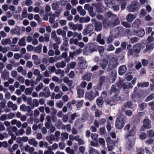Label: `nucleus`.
I'll list each match as a JSON object with an SVG mask.
<instances>
[{"mask_svg": "<svg viewBox=\"0 0 154 154\" xmlns=\"http://www.w3.org/2000/svg\"><path fill=\"white\" fill-rule=\"evenodd\" d=\"M101 90L100 87L94 86L91 91L86 92L85 97L90 101L93 100L96 97L99 95V92Z\"/></svg>", "mask_w": 154, "mask_h": 154, "instance_id": "nucleus-1", "label": "nucleus"}, {"mask_svg": "<svg viewBox=\"0 0 154 154\" xmlns=\"http://www.w3.org/2000/svg\"><path fill=\"white\" fill-rule=\"evenodd\" d=\"M59 146L60 149H63L65 147V144L64 143L60 142L59 143Z\"/></svg>", "mask_w": 154, "mask_h": 154, "instance_id": "nucleus-55", "label": "nucleus"}, {"mask_svg": "<svg viewBox=\"0 0 154 154\" xmlns=\"http://www.w3.org/2000/svg\"><path fill=\"white\" fill-rule=\"evenodd\" d=\"M45 91V92H41L39 94V96H41V94H42L43 95L46 97H48L50 95V91L49 89V88L48 87H46L45 88L44 91Z\"/></svg>", "mask_w": 154, "mask_h": 154, "instance_id": "nucleus-16", "label": "nucleus"}, {"mask_svg": "<svg viewBox=\"0 0 154 154\" xmlns=\"http://www.w3.org/2000/svg\"><path fill=\"white\" fill-rule=\"evenodd\" d=\"M92 74L91 73H87L86 75H85L83 76V79L88 81H89L91 79Z\"/></svg>", "mask_w": 154, "mask_h": 154, "instance_id": "nucleus-31", "label": "nucleus"}, {"mask_svg": "<svg viewBox=\"0 0 154 154\" xmlns=\"http://www.w3.org/2000/svg\"><path fill=\"white\" fill-rule=\"evenodd\" d=\"M100 132L101 135L105 134L106 132V129L105 127H102L100 128Z\"/></svg>", "mask_w": 154, "mask_h": 154, "instance_id": "nucleus-61", "label": "nucleus"}, {"mask_svg": "<svg viewBox=\"0 0 154 154\" xmlns=\"http://www.w3.org/2000/svg\"><path fill=\"white\" fill-rule=\"evenodd\" d=\"M32 89L31 88H26L25 91V93L26 95H30L32 93Z\"/></svg>", "mask_w": 154, "mask_h": 154, "instance_id": "nucleus-48", "label": "nucleus"}, {"mask_svg": "<svg viewBox=\"0 0 154 154\" xmlns=\"http://www.w3.org/2000/svg\"><path fill=\"white\" fill-rule=\"evenodd\" d=\"M113 37V36L111 34L107 38L106 41L107 42V43L108 44H110L113 41L114 39Z\"/></svg>", "mask_w": 154, "mask_h": 154, "instance_id": "nucleus-43", "label": "nucleus"}, {"mask_svg": "<svg viewBox=\"0 0 154 154\" xmlns=\"http://www.w3.org/2000/svg\"><path fill=\"white\" fill-rule=\"evenodd\" d=\"M45 126L47 129H49L52 125L51 122H46L45 124Z\"/></svg>", "mask_w": 154, "mask_h": 154, "instance_id": "nucleus-59", "label": "nucleus"}, {"mask_svg": "<svg viewBox=\"0 0 154 154\" xmlns=\"http://www.w3.org/2000/svg\"><path fill=\"white\" fill-rule=\"evenodd\" d=\"M137 154H144V148L141 147L137 150Z\"/></svg>", "mask_w": 154, "mask_h": 154, "instance_id": "nucleus-50", "label": "nucleus"}, {"mask_svg": "<svg viewBox=\"0 0 154 154\" xmlns=\"http://www.w3.org/2000/svg\"><path fill=\"white\" fill-rule=\"evenodd\" d=\"M89 153L90 154H99L98 151L93 147L90 148Z\"/></svg>", "mask_w": 154, "mask_h": 154, "instance_id": "nucleus-42", "label": "nucleus"}, {"mask_svg": "<svg viewBox=\"0 0 154 154\" xmlns=\"http://www.w3.org/2000/svg\"><path fill=\"white\" fill-rule=\"evenodd\" d=\"M147 133L149 137L151 138L154 136V131L153 130L147 131Z\"/></svg>", "mask_w": 154, "mask_h": 154, "instance_id": "nucleus-38", "label": "nucleus"}, {"mask_svg": "<svg viewBox=\"0 0 154 154\" xmlns=\"http://www.w3.org/2000/svg\"><path fill=\"white\" fill-rule=\"evenodd\" d=\"M62 10V7H61L60 8V9H58V10H57V11H55V13L56 14V15H55L56 17H58L59 16Z\"/></svg>", "mask_w": 154, "mask_h": 154, "instance_id": "nucleus-53", "label": "nucleus"}, {"mask_svg": "<svg viewBox=\"0 0 154 154\" xmlns=\"http://www.w3.org/2000/svg\"><path fill=\"white\" fill-rule=\"evenodd\" d=\"M154 98V93L152 94L151 95L147 97L145 99L146 101H148L152 100Z\"/></svg>", "mask_w": 154, "mask_h": 154, "instance_id": "nucleus-45", "label": "nucleus"}, {"mask_svg": "<svg viewBox=\"0 0 154 154\" xmlns=\"http://www.w3.org/2000/svg\"><path fill=\"white\" fill-rule=\"evenodd\" d=\"M106 15L109 18H110L112 19V20H113L115 18L117 17L116 15L112 14L110 11L107 12Z\"/></svg>", "mask_w": 154, "mask_h": 154, "instance_id": "nucleus-34", "label": "nucleus"}, {"mask_svg": "<svg viewBox=\"0 0 154 154\" xmlns=\"http://www.w3.org/2000/svg\"><path fill=\"white\" fill-rule=\"evenodd\" d=\"M43 84L42 83H40L38 85H37L35 88V90L37 92H38L43 88Z\"/></svg>", "mask_w": 154, "mask_h": 154, "instance_id": "nucleus-49", "label": "nucleus"}, {"mask_svg": "<svg viewBox=\"0 0 154 154\" xmlns=\"http://www.w3.org/2000/svg\"><path fill=\"white\" fill-rule=\"evenodd\" d=\"M119 90L116 88V86L114 85H113L111 87V93H112L114 92L115 94H119Z\"/></svg>", "mask_w": 154, "mask_h": 154, "instance_id": "nucleus-27", "label": "nucleus"}, {"mask_svg": "<svg viewBox=\"0 0 154 154\" xmlns=\"http://www.w3.org/2000/svg\"><path fill=\"white\" fill-rule=\"evenodd\" d=\"M50 17L49 18V22L51 23H53L54 22V19L56 17L55 15L54 14H53L51 15H50Z\"/></svg>", "mask_w": 154, "mask_h": 154, "instance_id": "nucleus-41", "label": "nucleus"}, {"mask_svg": "<svg viewBox=\"0 0 154 154\" xmlns=\"http://www.w3.org/2000/svg\"><path fill=\"white\" fill-rule=\"evenodd\" d=\"M27 11L26 8L23 9L22 14V16L23 18H25L27 17Z\"/></svg>", "mask_w": 154, "mask_h": 154, "instance_id": "nucleus-54", "label": "nucleus"}, {"mask_svg": "<svg viewBox=\"0 0 154 154\" xmlns=\"http://www.w3.org/2000/svg\"><path fill=\"white\" fill-rule=\"evenodd\" d=\"M95 30L97 32L100 31L102 29V24L99 21H98L96 23V24L94 25Z\"/></svg>", "mask_w": 154, "mask_h": 154, "instance_id": "nucleus-19", "label": "nucleus"}, {"mask_svg": "<svg viewBox=\"0 0 154 154\" xmlns=\"http://www.w3.org/2000/svg\"><path fill=\"white\" fill-rule=\"evenodd\" d=\"M118 94H115L112 97V98H113V100L115 103L116 102L120 100V97L118 96Z\"/></svg>", "mask_w": 154, "mask_h": 154, "instance_id": "nucleus-47", "label": "nucleus"}, {"mask_svg": "<svg viewBox=\"0 0 154 154\" xmlns=\"http://www.w3.org/2000/svg\"><path fill=\"white\" fill-rule=\"evenodd\" d=\"M59 59L58 57H50L49 59V63H52L55 62L57 61Z\"/></svg>", "mask_w": 154, "mask_h": 154, "instance_id": "nucleus-40", "label": "nucleus"}, {"mask_svg": "<svg viewBox=\"0 0 154 154\" xmlns=\"http://www.w3.org/2000/svg\"><path fill=\"white\" fill-rule=\"evenodd\" d=\"M132 105L133 104L131 102L127 101L125 103L124 108H123V110L125 109L126 108H132L133 107Z\"/></svg>", "mask_w": 154, "mask_h": 154, "instance_id": "nucleus-23", "label": "nucleus"}, {"mask_svg": "<svg viewBox=\"0 0 154 154\" xmlns=\"http://www.w3.org/2000/svg\"><path fill=\"white\" fill-rule=\"evenodd\" d=\"M86 49L91 52H93L97 51V45L96 43L88 44L86 46Z\"/></svg>", "mask_w": 154, "mask_h": 154, "instance_id": "nucleus-5", "label": "nucleus"}, {"mask_svg": "<svg viewBox=\"0 0 154 154\" xmlns=\"http://www.w3.org/2000/svg\"><path fill=\"white\" fill-rule=\"evenodd\" d=\"M108 79L107 77L105 76L101 77L100 78L98 85H97L98 87H100L102 89V85L103 84V82H106L108 80Z\"/></svg>", "mask_w": 154, "mask_h": 154, "instance_id": "nucleus-18", "label": "nucleus"}, {"mask_svg": "<svg viewBox=\"0 0 154 154\" xmlns=\"http://www.w3.org/2000/svg\"><path fill=\"white\" fill-rule=\"evenodd\" d=\"M97 105L100 107H101L104 103L102 97H98L96 100Z\"/></svg>", "mask_w": 154, "mask_h": 154, "instance_id": "nucleus-22", "label": "nucleus"}, {"mask_svg": "<svg viewBox=\"0 0 154 154\" xmlns=\"http://www.w3.org/2000/svg\"><path fill=\"white\" fill-rule=\"evenodd\" d=\"M151 43H147L146 45V48L144 49L143 51L144 53H146L147 52H149L153 49Z\"/></svg>", "mask_w": 154, "mask_h": 154, "instance_id": "nucleus-17", "label": "nucleus"}, {"mask_svg": "<svg viewBox=\"0 0 154 154\" xmlns=\"http://www.w3.org/2000/svg\"><path fill=\"white\" fill-rule=\"evenodd\" d=\"M97 48L100 55L102 56L104 52V48L103 47L101 46H99L97 47Z\"/></svg>", "mask_w": 154, "mask_h": 154, "instance_id": "nucleus-35", "label": "nucleus"}, {"mask_svg": "<svg viewBox=\"0 0 154 154\" xmlns=\"http://www.w3.org/2000/svg\"><path fill=\"white\" fill-rule=\"evenodd\" d=\"M20 27L16 26L15 28L11 29L10 33L12 35L15 34L19 35L20 34Z\"/></svg>", "mask_w": 154, "mask_h": 154, "instance_id": "nucleus-10", "label": "nucleus"}, {"mask_svg": "<svg viewBox=\"0 0 154 154\" xmlns=\"http://www.w3.org/2000/svg\"><path fill=\"white\" fill-rule=\"evenodd\" d=\"M93 26L92 24H89L86 28L83 30V34L84 35H86L90 33L93 30Z\"/></svg>", "mask_w": 154, "mask_h": 154, "instance_id": "nucleus-7", "label": "nucleus"}, {"mask_svg": "<svg viewBox=\"0 0 154 154\" xmlns=\"http://www.w3.org/2000/svg\"><path fill=\"white\" fill-rule=\"evenodd\" d=\"M142 48L141 45L139 43H137L133 47V51L134 54L138 55L140 53Z\"/></svg>", "mask_w": 154, "mask_h": 154, "instance_id": "nucleus-6", "label": "nucleus"}, {"mask_svg": "<svg viewBox=\"0 0 154 154\" xmlns=\"http://www.w3.org/2000/svg\"><path fill=\"white\" fill-rule=\"evenodd\" d=\"M135 17L134 16L131 14H129L126 17V19L129 22L132 21Z\"/></svg>", "mask_w": 154, "mask_h": 154, "instance_id": "nucleus-30", "label": "nucleus"}, {"mask_svg": "<svg viewBox=\"0 0 154 154\" xmlns=\"http://www.w3.org/2000/svg\"><path fill=\"white\" fill-rule=\"evenodd\" d=\"M122 31V29L118 27L112 30V35L113 36V37L116 38L119 35Z\"/></svg>", "mask_w": 154, "mask_h": 154, "instance_id": "nucleus-11", "label": "nucleus"}, {"mask_svg": "<svg viewBox=\"0 0 154 154\" xmlns=\"http://www.w3.org/2000/svg\"><path fill=\"white\" fill-rule=\"evenodd\" d=\"M34 47L31 45H28L26 47L28 51H31L33 50Z\"/></svg>", "mask_w": 154, "mask_h": 154, "instance_id": "nucleus-63", "label": "nucleus"}, {"mask_svg": "<svg viewBox=\"0 0 154 154\" xmlns=\"http://www.w3.org/2000/svg\"><path fill=\"white\" fill-rule=\"evenodd\" d=\"M141 97V95L138 92H136L132 95L131 98L133 100L134 102H136L139 100Z\"/></svg>", "mask_w": 154, "mask_h": 154, "instance_id": "nucleus-12", "label": "nucleus"}, {"mask_svg": "<svg viewBox=\"0 0 154 154\" xmlns=\"http://www.w3.org/2000/svg\"><path fill=\"white\" fill-rule=\"evenodd\" d=\"M146 136L147 135L146 133L141 132L140 135V137L141 139L144 140L146 138Z\"/></svg>", "mask_w": 154, "mask_h": 154, "instance_id": "nucleus-52", "label": "nucleus"}, {"mask_svg": "<svg viewBox=\"0 0 154 154\" xmlns=\"http://www.w3.org/2000/svg\"><path fill=\"white\" fill-rule=\"evenodd\" d=\"M76 116L77 114L76 113H74L73 114H72L70 117V119L69 120V122L70 123H71V122H70V119L71 120H74L76 117Z\"/></svg>", "mask_w": 154, "mask_h": 154, "instance_id": "nucleus-56", "label": "nucleus"}, {"mask_svg": "<svg viewBox=\"0 0 154 154\" xmlns=\"http://www.w3.org/2000/svg\"><path fill=\"white\" fill-rule=\"evenodd\" d=\"M60 3L59 2H56L53 3L51 5V7L54 11L58 10L60 9Z\"/></svg>", "mask_w": 154, "mask_h": 154, "instance_id": "nucleus-21", "label": "nucleus"}, {"mask_svg": "<svg viewBox=\"0 0 154 154\" xmlns=\"http://www.w3.org/2000/svg\"><path fill=\"white\" fill-rule=\"evenodd\" d=\"M115 49V48L112 45L110 44L108 46V47L107 48V51H112L114 50Z\"/></svg>", "mask_w": 154, "mask_h": 154, "instance_id": "nucleus-51", "label": "nucleus"}, {"mask_svg": "<svg viewBox=\"0 0 154 154\" xmlns=\"http://www.w3.org/2000/svg\"><path fill=\"white\" fill-rule=\"evenodd\" d=\"M135 132L134 128L131 129L130 131L127 133L125 135V137L126 138H128L130 136L133 137L135 134Z\"/></svg>", "mask_w": 154, "mask_h": 154, "instance_id": "nucleus-24", "label": "nucleus"}, {"mask_svg": "<svg viewBox=\"0 0 154 154\" xmlns=\"http://www.w3.org/2000/svg\"><path fill=\"white\" fill-rule=\"evenodd\" d=\"M109 57L106 55L104 57V58L102 60H99L98 61V63L101 67L103 69H105L107 65L108 64Z\"/></svg>", "mask_w": 154, "mask_h": 154, "instance_id": "nucleus-3", "label": "nucleus"}, {"mask_svg": "<svg viewBox=\"0 0 154 154\" xmlns=\"http://www.w3.org/2000/svg\"><path fill=\"white\" fill-rule=\"evenodd\" d=\"M113 100V98H112V97H111L110 98L108 99L105 100V102L107 104L112 106L114 105L113 103H115Z\"/></svg>", "mask_w": 154, "mask_h": 154, "instance_id": "nucleus-28", "label": "nucleus"}, {"mask_svg": "<svg viewBox=\"0 0 154 154\" xmlns=\"http://www.w3.org/2000/svg\"><path fill=\"white\" fill-rule=\"evenodd\" d=\"M33 66L32 62L31 61H28L26 62V66L29 68H31Z\"/></svg>", "mask_w": 154, "mask_h": 154, "instance_id": "nucleus-62", "label": "nucleus"}, {"mask_svg": "<svg viewBox=\"0 0 154 154\" xmlns=\"http://www.w3.org/2000/svg\"><path fill=\"white\" fill-rule=\"evenodd\" d=\"M11 40L10 38H7L5 39H3L1 41V43L4 45H6L7 44L11 43Z\"/></svg>", "mask_w": 154, "mask_h": 154, "instance_id": "nucleus-36", "label": "nucleus"}, {"mask_svg": "<svg viewBox=\"0 0 154 154\" xmlns=\"http://www.w3.org/2000/svg\"><path fill=\"white\" fill-rule=\"evenodd\" d=\"M127 49L128 50V56H131L133 54V49H132V45L131 44L129 45L127 47Z\"/></svg>", "mask_w": 154, "mask_h": 154, "instance_id": "nucleus-29", "label": "nucleus"}, {"mask_svg": "<svg viewBox=\"0 0 154 154\" xmlns=\"http://www.w3.org/2000/svg\"><path fill=\"white\" fill-rule=\"evenodd\" d=\"M140 122V118L137 116L135 117L134 119V125H137L139 124Z\"/></svg>", "mask_w": 154, "mask_h": 154, "instance_id": "nucleus-39", "label": "nucleus"}, {"mask_svg": "<svg viewBox=\"0 0 154 154\" xmlns=\"http://www.w3.org/2000/svg\"><path fill=\"white\" fill-rule=\"evenodd\" d=\"M18 44L21 46H24L26 45L25 37H23L19 41Z\"/></svg>", "mask_w": 154, "mask_h": 154, "instance_id": "nucleus-25", "label": "nucleus"}, {"mask_svg": "<svg viewBox=\"0 0 154 154\" xmlns=\"http://www.w3.org/2000/svg\"><path fill=\"white\" fill-rule=\"evenodd\" d=\"M32 104L33 106H34L36 107L38 106L39 105V103L38 100L35 99L33 100Z\"/></svg>", "mask_w": 154, "mask_h": 154, "instance_id": "nucleus-57", "label": "nucleus"}, {"mask_svg": "<svg viewBox=\"0 0 154 154\" xmlns=\"http://www.w3.org/2000/svg\"><path fill=\"white\" fill-rule=\"evenodd\" d=\"M116 78V73L114 71L112 70L111 72V74L108 80L111 83H113L115 81Z\"/></svg>", "mask_w": 154, "mask_h": 154, "instance_id": "nucleus-9", "label": "nucleus"}, {"mask_svg": "<svg viewBox=\"0 0 154 154\" xmlns=\"http://www.w3.org/2000/svg\"><path fill=\"white\" fill-rule=\"evenodd\" d=\"M124 117L122 115H119L117 117L115 123V126L118 129L122 128L125 125Z\"/></svg>", "mask_w": 154, "mask_h": 154, "instance_id": "nucleus-2", "label": "nucleus"}, {"mask_svg": "<svg viewBox=\"0 0 154 154\" xmlns=\"http://www.w3.org/2000/svg\"><path fill=\"white\" fill-rule=\"evenodd\" d=\"M118 62L117 60H114L112 62H110L108 67L107 69V71L109 72L114 69L118 65Z\"/></svg>", "mask_w": 154, "mask_h": 154, "instance_id": "nucleus-8", "label": "nucleus"}, {"mask_svg": "<svg viewBox=\"0 0 154 154\" xmlns=\"http://www.w3.org/2000/svg\"><path fill=\"white\" fill-rule=\"evenodd\" d=\"M151 121L148 119H145L143 120V127L141 128V130L144 131L145 129H149L151 128Z\"/></svg>", "mask_w": 154, "mask_h": 154, "instance_id": "nucleus-4", "label": "nucleus"}, {"mask_svg": "<svg viewBox=\"0 0 154 154\" xmlns=\"http://www.w3.org/2000/svg\"><path fill=\"white\" fill-rule=\"evenodd\" d=\"M42 44H39L38 46L35 47L34 51L37 53H40L42 52Z\"/></svg>", "mask_w": 154, "mask_h": 154, "instance_id": "nucleus-32", "label": "nucleus"}, {"mask_svg": "<svg viewBox=\"0 0 154 154\" xmlns=\"http://www.w3.org/2000/svg\"><path fill=\"white\" fill-rule=\"evenodd\" d=\"M125 112L126 115L129 116H131L132 115V112L130 110H127Z\"/></svg>", "mask_w": 154, "mask_h": 154, "instance_id": "nucleus-58", "label": "nucleus"}, {"mask_svg": "<svg viewBox=\"0 0 154 154\" xmlns=\"http://www.w3.org/2000/svg\"><path fill=\"white\" fill-rule=\"evenodd\" d=\"M1 77L4 80H8L9 77V72L7 70H4L1 75Z\"/></svg>", "mask_w": 154, "mask_h": 154, "instance_id": "nucleus-20", "label": "nucleus"}, {"mask_svg": "<svg viewBox=\"0 0 154 154\" xmlns=\"http://www.w3.org/2000/svg\"><path fill=\"white\" fill-rule=\"evenodd\" d=\"M140 19H136L133 23V26L135 27H138L140 24Z\"/></svg>", "mask_w": 154, "mask_h": 154, "instance_id": "nucleus-33", "label": "nucleus"}, {"mask_svg": "<svg viewBox=\"0 0 154 154\" xmlns=\"http://www.w3.org/2000/svg\"><path fill=\"white\" fill-rule=\"evenodd\" d=\"M127 70V67L125 65H122L120 66L119 68L118 72L120 75H122L126 72Z\"/></svg>", "mask_w": 154, "mask_h": 154, "instance_id": "nucleus-13", "label": "nucleus"}, {"mask_svg": "<svg viewBox=\"0 0 154 154\" xmlns=\"http://www.w3.org/2000/svg\"><path fill=\"white\" fill-rule=\"evenodd\" d=\"M77 93L79 95V98H81L83 96L84 91L83 90L79 89L78 90Z\"/></svg>", "mask_w": 154, "mask_h": 154, "instance_id": "nucleus-44", "label": "nucleus"}, {"mask_svg": "<svg viewBox=\"0 0 154 154\" xmlns=\"http://www.w3.org/2000/svg\"><path fill=\"white\" fill-rule=\"evenodd\" d=\"M139 39L138 37H133L131 38L130 40L131 43L134 44L137 42Z\"/></svg>", "mask_w": 154, "mask_h": 154, "instance_id": "nucleus-46", "label": "nucleus"}, {"mask_svg": "<svg viewBox=\"0 0 154 154\" xmlns=\"http://www.w3.org/2000/svg\"><path fill=\"white\" fill-rule=\"evenodd\" d=\"M103 23L104 27L106 28L113 26L112 21L108 20H104L103 21Z\"/></svg>", "mask_w": 154, "mask_h": 154, "instance_id": "nucleus-15", "label": "nucleus"}, {"mask_svg": "<svg viewBox=\"0 0 154 154\" xmlns=\"http://www.w3.org/2000/svg\"><path fill=\"white\" fill-rule=\"evenodd\" d=\"M128 141L129 142V143L127 145V148L128 150H130L132 147V143L131 141L130 140H128Z\"/></svg>", "mask_w": 154, "mask_h": 154, "instance_id": "nucleus-60", "label": "nucleus"}, {"mask_svg": "<svg viewBox=\"0 0 154 154\" xmlns=\"http://www.w3.org/2000/svg\"><path fill=\"white\" fill-rule=\"evenodd\" d=\"M99 123L100 125L104 124L106 122V120L104 118H102L99 120Z\"/></svg>", "mask_w": 154, "mask_h": 154, "instance_id": "nucleus-64", "label": "nucleus"}, {"mask_svg": "<svg viewBox=\"0 0 154 154\" xmlns=\"http://www.w3.org/2000/svg\"><path fill=\"white\" fill-rule=\"evenodd\" d=\"M130 12H133L135 11L137 9V3L136 2H134L130 6L127 7Z\"/></svg>", "mask_w": 154, "mask_h": 154, "instance_id": "nucleus-14", "label": "nucleus"}, {"mask_svg": "<svg viewBox=\"0 0 154 154\" xmlns=\"http://www.w3.org/2000/svg\"><path fill=\"white\" fill-rule=\"evenodd\" d=\"M113 26L117 25L120 23V21L117 17H116L112 20Z\"/></svg>", "mask_w": 154, "mask_h": 154, "instance_id": "nucleus-37", "label": "nucleus"}, {"mask_svg": "<svg viewBox=\"0 0 154 154\" xmlns=\"http://www.w3.org/2000/svg\"><path fill=\"white\" fill-rule=\"evenodd\" d=\"M136 35L139 37H142L145 34V32L144 30L142 29L135 32Z\"/></svg>", "mask_w": 154, "mask_h": 154, "instance_id": "nucleus-26", "label": "nucleus"}]
</instances>
